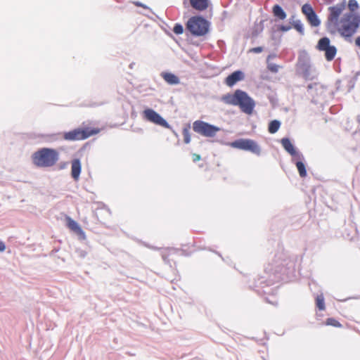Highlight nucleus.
<instances>
[{
  "mask_svg": "<svg viewBox=\"0 0 360 360\" xmlns=\"http://www.w3.org/2000/svg\"><path fill=\"white\" fill-rule=\"evenodd\" d=\"M222 101L228 105L238 106L247 115H252L255 107V101L246 92L240 89L236 90L233 94L224 95Z\"/></svg>",
  "mask_w": 360,
  "mask_h": 360,
  "instance_id": "1",
  "label": "nucleus"
},
{
  "mask_svg": "<svg viewBox=\"0 0 360 360\" xmlns=\"http://www.w3.org/2000/svg\"><path fill=\"white\" fill-rule=\"evenodd\" d=\"M60 159L59 151L51 148H41L32 155L33 164L38 167H52Z\"/></svg>",
  "mask_w": 360,
  "mask_h": 360,
  "instance_id": "2",
  "label": "nucleus"
},
{
  "mask_svg": "<svg viewBox=\"0 0 360 360\" xmlns=\"http://www.w3.org/2000/svg\"><path fill=\"white\" fill-rule=\"evenodd\" d=\"M360 25V16L354 13H346L333 27L344 38H350L356 32Z\"/></svg>",
  "mask_w": 360,
  "mask_h": 360,
  "instance_id": "3",
  "label": "nucleus"
},
{
  "mask_svg": "<svg viewBox=\"0 0 360 360\" xmlns=\"http://www.w3.org/2000/svg\"><path fill=\"white\" fill-rule=\"evenodd\" d=\"M101 129L98 127H84L75 129L72 131L65 132L63 138L69 141L84 140L90 136L99 134Z\"/></svg>",
  "mask_w": 360,
  "mask_h": 360,
  "instance_id": "4",
  "label": "nucleus"
},
{
  "mask_svg": "<svg viewBox=\"0 0 360 360\" xmlns=\"http://www.w3.org/2000/svg\"><path fill=\"white\" fill-rule=\"evenodd\" d=\"M209 22L201 16L191 17L186 23V29L194 36L205 35L209 31Z\"/></svg>",
  "mask_w": 360,
  "mask_h": 360,
  "instance_id": "5",
  "label": "nucleus"
},
{
  "mask_svg": "<svg viewBox=\"0 0 360 360\" xmlns=\"http://www.w3.org/2000/svg\"><path fill=\"white\" fill-rule=\"evenodd\" d=\"M193 129L195 132L205 137H214L220 130L219 127L200 120L193 122Z\"/></svg>",
  "mask_w": 360,
  "mask_h": 360,
  "instance_id": "6",
  "label": "nucleus"
},
{
  "mask_svg": "<svg viewBox=\"0 0 360 360\" xmlns=\"http://www.w3.org/2000/svg\"><path fill=\"white\" fill-rule=\"evenodd\" d=\"M316 48L319 51L324 52L325 58L328 61L333 60L337 54L336 47L330 45V40L326 37H322L319 40Z\"/></svg>",
  "mask_w": 360,
  "mask_h": 360,
  "instance_id": "7",
  "label": "nucleus"
},
{
  "mask_svg": "<svg viewBox=\"0 0 360 360\" xmlns=\"http://www.w3.org/2000/svg\"><path fill=\"white\" fill-rule=\"evenodd\" d=\"M233 148L248 150L256 155H259L261 153L260 147L256 141L252 139H238L231 143Z\"/></svg>",
  "mask_w": 360,
  "mask_h": 360,
  "instance_id": "8",
  "label": "nucleus"
},
{
  "mask_svg": "<svg viewBox=\"0 0 360 360\" xmlns=\"http://www.w3.org/2000/svg\"><path fill=\"white\" fill-rule=\"evenodd\" d=\"M143 118L152 123L164 127H169L167 121L163 119L157 112L150 108H147L143 112Z\"/></svg>",
  "mask_w": 360,
  "mask_h": 360,
  "instance_id": "9",
  "label": "nucleus"
},
{
  "mask_svg": "<svg viewBox=\"0 0 360 360\" xmlns=\"http://www.w3.org/2000/svg\"><path fill=\"white\" fill-rule=\"evenodd\" d=\"M302 12L306 16L307 20L311 27L320 25L321 21L310 4H304L302 7Z\"/></svg>",
  "mask_w": 360,
  "mask_h": 360,
  "instance_id": "10",
  "label": "nucleus"
},
{
  "mask_svg": "<svg viewBox=\"0 0 360 360\" xmlns=\"http://www.w3.org/2000/svg\"><path fill=\"white\" fill-rule=\"evenodd\" d=\"M344 9L345 5L343 4L329 8L330 15L328 19V28L333 27L339 22L338 18Z\"/></svg>",
  "mask_w": 360,
  "mask_h": 360,
  "instance_id": "11",
  "label": "nucleus"
},
{
  "mask_svg": "<svg viewBox=\"0 0 360 360\" xmlns=\"http://www.w3.org/2000/svg\"><path fill=\"white\" fill-rule=\"evenodd\" d=\"M281 144L284 149L290 153L293 158H298L299 159H304L303 155L302 154L298 153L295 149L292 143L288 138H283L281 139Z\"/></svg>",
  "mask_w": 360,
  "mask_h": 360,
  "instance_id": "12",
  "label": "nucleus"
},
{
  "mask_svg": "<svg viewBox=\"0 0 360 360\" xmlns=\"http://www.w3.org/2000/svg\"><path fill=\"white\" fill-rule=\"evenodd\" d=\"M244 79V74L240 70H237L229 75L225 79V83L229 86H233L238 82Z\"/></svg>",
  "mask_w": 360,
  "mask_h": 360,
  "instance_id": "13",
  "label": "nucleus"
},
{
  "mask_svg": "<svg viewBox=\"0 0 360 360\" xmlns=\"http://www.w3.org/2000/svg\"><path fill=\"white\" fill-rule=\"evenodd\" d=\"M191 6L197 11H204L210 6V0H189Z\"/></svg>",
  "mask_w": 360,
  "mask_h": 360,
  "instance_id": "14",
  "label": "nucleus"
},
{
  "mask_svg": "<svg viewBox=\"0 0 360 360\" xmlns=\"http://www.w3.org/2000/svg\"><path fill=\"white\" fill-rule=\"evenodd\" d=\"M82 166L79 159H75L71 163V175L72 177L77 181L81 173Z\"/></svg>",
  "mask_w": 360,
  "mask_h": 360,
  "instance_id": "15",
  "label": "nucleus"
},
{
  "mask_svg": "<svg viewBox=\"0 0 360 360\" xmlns=\"http://www.w3.org/2000/svg\"><path fill=\"white\" fill-rule=\"evenodd\" d=\"M160 75L169 84H178L180 82L179 77L173 73L163 72Z\"/></svg>",
  "mask_w": 360,
  "mask_h": 360,
  "instance_id": "16",
  "label": "nucleus"
},
{
  "mask_svg": "<svg viewBox=\"0 0 360 360\" xmlns=\"http://www.w3.org/2000/svg\"><path fill=\"white\" fill-rule=\"evenodd\" d=\"M303 159H299L298 158H294L293 162H295L296 167L298 170L299 174L301 177L304 178L307 176V170L304 162L302 161Z\"/></svg>",
  "mask_w": 360,
  "mask_h": 360,
  "instance_id": "17",
  "label": "nucleus"
},
{
  "mask_svg": "<svg viewBox=\"0 0 360 360\" xmlns=\"http://www.w3.org/2000/svg\"><path fill=\"white\" fill-rule=\"evenodd\" d=\"M274 15L281 20H284L286 18V13L279 5H275L273 7Z\"/></svg>",
  "mask_w": 360,
  "mask_h": 360,
  "instance_id": "18",
  "label": "nucleus"
},
{
  "mask_svg": "<svg viewBox=\"0 0 360 360\" xmlns=\"http://www.w3.org/2000/svg\"><path fill=\"white\" fill-rule=\"evenodd\" d=\"M70 229V231L75 235L78 236L79 240H85L86 235L84 231L82 229L81 226H68Z\"/></svg>",
  "mask_w": 360,
  "mask_h": 360,
  "instance_id": "19",
  "label": "nucleus"
},
{
  "mask_svg": "<svg viewBox=\"0 0 360 360\" xmlns=\"http://www.w3.org/2000/svg\"><path fill=\"white\" fill-rule=\"evenodd\" d=\"M281 123L278 120H273L270 122L268 127L269 132L271 134L276 133L280 128Z\"/></svg>",
  "mask_w": 360,
  "mask_h": 360,
  "instance_id": "20",
  "label": "nucleus"
},
{
  "mask_svg": "<svg viewBox=\"0 0 360 360\" xmlns=\"http://www.w3.org/2000/svg\"><path fill=\"white\" fill-rule=\"evenodd\" d=\"M316 307L320 310H324L325 309V302H324V297L323 294L318 295L316 297Z\"/></svg>",
  "mask_w": 360,
  "mask_h": 360,
  "instance_id": "21",
  "label": "nucleus"
},
{
  "mask_svg": "<svg viewBox=\"0 0 360 360\" xmlns=\"http://www.w3.org/2000/svg\"><path fill=\"white\" fill-rule=\"evenodd\" d=\"M166 251H174V249L173 248H165L164 250H162L161 252V255H162V258L164 261V262L167 264H169V266H171V264H170V262L168 259V255L165 252Z\"/></svg>",
  "mask_w": 360,
  "mask_h": 360,
  "instance_id": "22",
  "label": "nucleus"
},
{
  "mask_svg": "<svg viewBox=\"0 0 360 360\" xmlns=\"http://www.w3.org/2000/svg\"><path fill=\"white\" fill-rule=\"evenodd\" d=\"M349 228L350 233H347V236H344V237L348 240H353L357 233L356 226H351Z\"/></svg>",
  "mask_w": 360,
  "mask_h": 360,
  "instance_id": "23",
  "label": "nucleus"
},
{
  "mask_svg": "<svg viewBox=\"0 0 360 360\" xmlns=\"http://www.w3.org/2000/svg\"><path fill=\"white\" fill-rule=\"evenodd\" d=\"M326 324L328 326H332L338 327V328H340L342 326L340 323L338 321H337L336 319H335L334 318L327 319L326 321Z\"/></svg>",
  "mask_w": 360,
  "mask_h": 360,
  "instance_id": "24",
  "label": "nucleus"
},
{
  "mask_svg": "<svg viewBox=\"0 0 360 360\" xmlns=\"http://www.w3.org/2000/svg\"><path fill=\"white\" fill-rule=\"evenodd\" d=\"M280 66L272 63L267 61V68L271 72L276 73L280 69Z\"/></svg>",
  "mask_w": 360,
  "mask_h": 360,
  "instance_id": "25",
  "label": "nucleus"
},
{
  "mask_svg": "<svg viewBox=\"0 0 360 360\" xmlns=\"http://www.w3.org/2000/svg\"><path fill=\"white\" fill-rule=\"evenodd\" d=\"M184 141L185 143H189L191 141V134L188 128H184L182 131Z\"/></svg>",
  "mask_w": 360,
  "mask_h": 360,
  "instance_id": "26",
  "label": "nucleus"
},
{
  "mask_svg": "<svg viewBox=\"0 0 360 360\" xmlns=\"http://www.w3.org/2000/svg\"><path fill=\"white\" fill-rule=\"evenodd\" d=\"M292 26L297 31L299 32L300 34H303L304 33V27H303V25L302 23L301 22L300 20H296L293 22L292 24Z\"/></svg>",
  "mask_w": 360,
  "mask_h": 360,
  "instance_id": "27",
  "label": "nucleus"
},
{
  "mask_svg": "<svg viewBox=\"0 0 360 360\" xmlns=\"http://www.w3.org/2000/svg\"><path fill=\"white\" fill-rule=\"evenodd\" d=\"M348 8L350 10V13H354L358 8L359 4L356 0H349L348 2Z\"/></svg>",
  "mask_w": 360,
  "mask_h": 360,
  "instance_id": "28",
  "label": "nucleus"
},
{
  "mask_svg": "<svg viewBox=\"0 0 360 360\" xmlns=\"http://www.w3.org/2000/svg\"><path fill=\"white\" fill-rule=\"evenodd\" d=\"M173 32L176 34H181L184 32V27L181 24H176L173 28Z\"/></svg>",
  "mask_w": 360,
  "mask_h": 360,
  "instance_id": "29",
  "label": "nucleus"
},
{
  "mask_svg": "<svg viewBox=\"0 0 360 360\" xmlns=\"http://www.w3.org/2000/svg\"><path fill=\"white\" fill-rule=\"evenodd\" d=\"M262 51H263V48L261 46H258V47H255V48L250 49L249 50V52L259 53H261Z\"/></svg>",
  "mask_w": 360,
  "mask_h": 360,
  "instance_id": "30",
  "label": "nucleus"
},
{
  "mask_svg": "<svg viewBox=\"0 0 360 360\" xmlns=\"http://www.w3.org/2000/svg\"><path fill=\"white\" fill-rule=\"evenodd\" d=\"M192 158L193 162L199 161L201 159L200 155L196 153H193Z\"/></svg>",
  "mask_w": 360,
  "mask_h": 360,
  "instance_id": "31",
  "label": "nucleus"
},
{
  "mask_svg": "<svg viewBox=\"0 0 360 360\" xmlns=\"http://www.w3.org/2000/svg\"><path fill=\"white\" fill-rule=\"evenodd\" d=\"M6 249L5 243L0 240V252H4Z\"/></svg>",
  "mask_w": 360,
  "mask_h": 360,
  "instance_id": "32",
  "label": "nucleus"
},
{
  "mask_svg": "<svg viewBox=\"0 0 360 360\" xmlns=\"http://www.w3.org/2000/svg\"><path fill=\"white\" fill-rule=\"evenodd\" d=\"M144 245L146 246L147 248H150V249L154 250H161V248H159L155 247V246H150V245H147L146 243L144 244Z\"/></svg>",
  "mask_w": 360,
  "mask_h": 360,
  "instance_id": "33",
  "label": "nucleus"
},
{
  "mask_svg": "<svg viewBox=\"0 0 360 360\" xmlns=\"http://www.w3.org/2000/svg\"><path fill=\"white\" fill-rule=\"evenodd\" d=\"M356 45L360 48V37H358L355 40Z\"/></svg>",
  "mask_w": 360,
  "mask_h": 360,
  "instance_id": "34",
  "label": "nucleus"
},
{
  "mask_svg": "<svg viewBox=\"0 0 360 360\" xmlns=\"http://www.w3.org/2000/svg\"><path fill=\"white\" fill-rule=\"evenodd\" d=\"M68 225L73 226V225H77V224H76V223L74 221H70Z\"/></svg>",
  "mask_w": 360,
  "mask_h": 360,
  "instance_id": "35",
  "label": "nucleus"
},
{
  "mask_svg": "<svg viewBox=\"0 0 360 360\" xmlns=\"http://www.w3.org/2000/svg\"><path fill=\"white\" fill-rule=\"evenodd\" d=\"M85 255H86V253L82 251L81 253H80V256L82 257H84Z\"/></svg>",
  "mask_w": 360,
  "mask_h": 360,
  "instance_id": "36",
  "label": "nucleus"
},
{
  "mask_svg": "<svg viewBox=\"0 0 360 360\" xmlns=\"http://www.w3.org/2000/svg\"><path fill=\"white\" fill-rule=\"evenodd\" d=\"M216 254H217L220 257L222 258L223 260H224V259L221 257V254L219 253L218 252H214Z\"/></svg>",
  "mask_w": 360,
  "mask_h": 360,
  "instance_id": "37",
  "label": "nucleus"
},
{
  "mask_svg": "<svg viewBox=\"0 0 360 360\" xmlns=\"http://www.w3.org/2000/svg\"><path fill=\"white\" fill-rule=\"evenodd\" d=\"M135 4L138 6H142V4L141 3L136 2Z\"/></svg>",
  "mask_w": 360,
  "mask_h": 360,
  "instance_id": "38",
  "label": "nucleus"
},
{
  "mask_svg": "<svg viewBox=\"0 0 360 360\" xmlns=\"http://www.w3.org/2000/svg\"><path fill=\"white\" fill-rule=\"evenodd\" d=\"M282 30H287V29H285V28H284V27H283V28H282Z\"/></svg>",
  "mask_w": 360,
  "mask_h": 360,
  "instance_id": "39",
  "label": "nucleus"
}]
</instances>
